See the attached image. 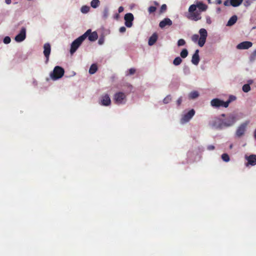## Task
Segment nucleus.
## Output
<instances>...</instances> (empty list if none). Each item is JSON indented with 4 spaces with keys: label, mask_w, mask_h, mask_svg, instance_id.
Returning a JSON list of instances; mask_svg holds the SVG:
<instances>
[{
    "label": "nucleus",
    "mask_w": 256,
    "mask_h": 256,
    "mask_svg": "<svg viewBox=\"0 0 256 256\" xmlns=\"http://www.w3.org/2000/svg\"><path fill=\"white\" fill-rule=\"evenodd\" d=\"M182 58L178 56L174 59L173 64L175 66H178L182 63Z\"/></svg>",
    "instance_id": "bb28decb"
},
{
    "label": "nucleus",
    "mask_w": 256,
    "mask_h": 256,
    "mask_svg": "<svg viewBox=\"0 0 256 256\" xmlns=\"http://www.w3.org/2000/svg\"><path fill=\"white\" fill-rule=\"evenodd\" d=\"M125 20L124 24L128 28H130L132 26V22L134 19L133 14L132 13H128L124 16Z\"/></svg>",
    "instance_id": "9d476101"
},
{
    "label": "nucleus",
    "mask_w": 256,
    "mask_h": 256,
    "mask_svg": "<svg viewBox=\"0 0 256 256\" xmlns=\"http://www.w3.org/2000/svg\"><path fill=\"white\" fill-rule=\"evenodd\" d=\"M124 8L122 6H120L118 9V11L119 13L122 12L124 11Z\"/></svg>",
    "instance_id": "a18cd8bd"
},
{
    "label": "nucleus",
    "mask_w": 256,
    "mask_h": 256,
    "mask_svg": "<svg viewBox=\"0 0 256 256\" xmlns=\"http://www.w3.org/2000/svg\"><path fill=\"white\" fill-rule=\"evenodd\" d=\"M11 41V39L10 38V37L7 36H6L4 38V42L6 44H8L9 43H10Z\"/></svg>",
    "instance_id": "e433bc0d"
},
{
    "label": "nucleus",
    "mask_w": 256,
    "mask_h": 256,
    "mask_svg": "<svg viewBox=\"0 0 256 256\" xmlns=\"http://www.w3.org/2000/svg\"><path fill=\"white\" fill-rule=\"evenodd\" d=\"M242 90L245 92H248L250 90V86L248 84H245L242 86Z\"/></svg>",
    "instance_id": "c85d7f7f"
},
{
    "label": "nucleus",
    "mask_w": 256,
    "mask_h": 256,
    "mask_svg": "<svg viewBox=\"0 0 256 256\" xmlns=\"http://www.w3.org/2000/svg\"><path fill=\"white\" fill-rule=\"evenodd\" d=\"M98 44H103V40H101V39H100L98 40Z\"/></svg>",
    "instance_id": "09e8293b"
},
{
    "label": "nucleus",
    "mask_w": 256,
    "mask_h": 256,
    "mask_svg": "<svg viewBox=\"0 0 256 256\" xmlns=\"http://www.w3.org/2000/svg\"><path fill=\"white\" fill-rule=\"evenodd\" d=\"M252 55L256 56V50L253 52Z\"/></svg>",
    "instance_id": "3c124183"
},
{
    "label": "nucleus",
    "mask_w": 256,
    "mask_h": 256,
    "mask_svg": "<svg viewBox=\"0 0 256 256\" xmlns=\"http://www.w3.org/2000/svg\"><path fill=\"white\" fill-rule=\"evenodd\" d=\"M119 18V14H116L114 16V18L116 19H118Z\"/></svg>",
    "instance_id": "8fccbe9b"
},
{
    "label": "nucleus",
    "mask_w": 256,
    "mask_h": 256,
    "mask_svg": "<svg viewBox=\"0 0 256 256\" xmlns=\"http://www.w3.org/2000/svg\"><path fill=\"white\" fill-rule=\"evenodd\" d=\"M172 24V21L169 18H164L159 24V26L163 28L166 26H170Z\"/></svg>",
    "instance_id": "6ab92c4d"
},
{
    "label": "nucleus",
    "mask_w": 256,
    "mask_h": 256,
    "mask_svg": "<svg viewBox=\"0 0 256 256\" xmlns=\"http://www.w3.org/2000/svg\"><path fill=\"white\" fill-rule=\"evenodd\" d=\"M206 23L209 24L212 23L211 18L209 16H206Z\"/></svg>",
    "instance_id": "79ce46f5"
},
{
    "label": "nucleus",
    "mask_w": 256,
    "mask_h": 256,
    "mask_svg": "<svg viewBox=\"0 0 256 256\" xmlns=\"http://www.w3.org/2000/svg\"><path fill=\"white\" fill-rule=\"evenodd\" d=\"M252 45V43L250 42L246 41L240 42L236 46V48L239 50L248 49Z\"/></svg>",
    "instance_id": "2eb2a0df"
},
{
    "label": "nucleus",
    "mask_w": 256,
    "mask_h": 256,
    "mask_svg": "<svg viewBox=\"0 0 256 256\" xmlns=\"http://www.w3.org/2000/svg\"><path fill=\"white\" fill-rule=\"evenodd\" d=\"M154 4L155 5H156V6H158L159 5L158 3V2H154Z\"/></svg>",
    "instance_id": "603ef678"
},
{
    "label": "nucleus",
    "mask_w": 256,
    "mask_h": 256,
    "mask_svg": "<svg viewBox=\"0 0 256 256\" xmlns=\"http://www.w3.org/2000/svg\"><path fill=\"white\" fill-rule=\"evenodd\" d=\"M214 146L212 145H210L208 146V150H214Z\"/></svg>",
    "instance_id": "c03bdc74"
},
{
    "label": "nucleus",
    "mask_w": 256,
    "mask_h": 256,
    "mask_svg": "<svg viewBox=\"0 0 256 256\" xmlns=\"http://www.w3.org/2000/svg\"><path fill=\"white\" fill-rule=\"evenodd\" d=\"M244 0H230L231 6L234 7H236L242 4Z\"/></svg>",
    "instance_id": "4be33fe9"
},
{
    "label": "nucleus",
    "mask_w": 256,
    "mask_h": 256,
    "mask_svg": "<svg viewBox=\"0 0 256 256\" xmlns=\"http://www.w3.org/2000/svg\"><path fill=\"white\" fill-rule=\"evenodd\" d=\"M224 4L225 6H231V4L230 3V0H226L224 2Z\"/></svg>",
    "instance_id": "ea45409f"
},
{
    "label": "nucleus",
    "mask_w": 256,
    "mask_h": 256,
    "mask_svg": "<svg viewBox=\"0 0 256 256\" xmlns=\"http://www.w3.org/2000/svg\"><path fill=\"white\" fill-rule=\"evenodd\" d=\"M26 38V28L24 27L20 30V33L15 37V40L17 42H22Z\"/></svg>",
    "instance_id": "9b49d317"
},
{
    "label": "nucleus",
    "mask_w": 256,
    "mask_h": 256,
    "mask_svg": "<svg viewBox=\"0 0 256 256\" xmlns=\"http://www.w3.org/2000/svg\"><path fill=\"white\" fill-rule=\"evenodd\" d=\"M249 123L250 121L246 120L241 124L236 129V136L238 138H240L244 134L246 131V127Z\"/></svg>",
    "instance_id": "423d86ee"
},
{
    "label": "nucleus",
    "mask_w": 256,
    "mask_h": 256,
    "mask_svg": "<svg viewBox=\"0 0 256 256\" xmlns=\"http://www.w3.org/2000/svg\"><path fill=\"white\" fill-rule=\"evenodd\" d=\"M180 56L182 58H186L188 55V51L186 48L183 49L180 53Z\"/></svg>",
    "instance_id": "cd10ccee"
},
{
    "label": "nucleus",
    "mask_w": 256,
    "mask_h": 256,
    "mask_svg": "<svg viewBox=\"0 0 256 256\" xmlns=\"http://www.w3.org/2000/svg\"><path fill=\"white\" fill-rule=\"evenodd\" d=\"M158 36L156 33H154L152 36L149 38L148 44L149 46H152L154 45L157 41Z\"/></svg>",
    "instance_id": "aec40b11"
},
{
    "label": "nucleus",
    "mask_w": 256,
    "mask_h": 256,
    "mask_svg": "<svg viewBox=\"0 0 256 256\" xmlns=\"http://www.w3.org/2000/svg\"><path fill=\"white\" fill-rule=\"evenodd\" d=\"M210 104L213 107L219 108L220 106H223L224 108L225 102L218 98H214L211 100Z\"/></svg>",
    "instance_id": "f8f14e48"
},
{
    "label": "nucleus",
    "mask_w": 256,
    "mask_h": 256,
    "mask_svg": "<svg viewBox=\"0 0 256 256\" xmlns=\"http://www.w3.org/2000/svg\"><path fill=\"white\" fill-rule=\"evenodd\" d=\"M238 18L236 15H234L232 16L230 20H228L226 26H232L234 25L237 21Z\"/></svg>",
    "instance_id": "412c9836"
},
{
    "label": "nucleus",
    "mask_w": 256,
    "mask_h": 256,
    "mask_svg": "<svg viewBox=\"0 0 256 256\" xmlns=\"http://www.w3.org/2000/svg\"><path fill=\"white\" fill-rule=\"evenodd\" d=\"M246 158L248 160V163L246 164V166L248 164L251 166L256 165V155L251 154L248 156H246Z\"/></svg>",
    "instance_id": "a211bd4d"
},
{
    "label": "nucleus",
    "mask_w": 256,
    "mask_h": 256,
    "mask_svg": "<svg viewBox=\"0 0 256 256\" xmlns=\"http://www.w3.org/2000/svg\"><path fill=\"white\" fill-rule=\"evenodd\" d=\"M207 0L208 2V4H210L211 3V0Z\"/></svg>",
    "instance_id": "6e6d98bb"
},
{
    "label": "nucleus",
    "mask_w": 256,
    "mask_h": 256,
    "mask_svg": "<svg viewBox=\"0 0 256 256\" xmlns=\"http://www.w3.org/2000/svg\"><path fill=\"white\" fill-rule=\"evenodd\" d=\"M100 4V2L98 0H92L90 2V6L93 8H96Z\"/></svg>",
    "instance_id": "a878e982"
},
{
    "label": "nucleus",
    "mask_w": 256,
    "mask_h": 256,
    "mask_svg": "<svg viewBox=\"0 0 256 256\" xmlns=\"http://www.w3.org/2000/svg\"><path fill=\"white\" fill-rule=\"evenodd\" d=\"M198 53H199V50H196L195 51L194 54L192 55V62L194 64L196 65V66H197L200 60V58Z\"/></svg>",
    "instance_id": "f3484780"
},
{
    "label": "nucleus",
    "mask_w": 256,
    "mask_h": 256,
    "mask_svg": "<svg viewBox=\"0 0 256 256\" xmlns=\"http://www.w3.org/2000/svg\"><path fill=\"white\" fill-rule=\"evenodd\" d=\"M85 33H87L86 38L88 37V40L91 42L96 40L98 38V35L96 32H92L91 30L89 29Z\"/></svg>",
    "instance_id": "ddd939ff"
},
{
    "label": "nucleus",
    "mask_w": 256,
    "mask_h": 256,
    "mask_svg": "<svg viewBox=\"0 0 256 256\" xmlns=\"http://www.w3.org/2000/svg\"><path fill=\"white\" fill-rule=\"evenodd\" d=\"M222 158L225 162H228L230 160L229 156L227 154H223L222 155Z\"/></svg>",
    "instance_id": "c756f323"
},
{
    "label": "nucleus",
    "mask_w": 256,
    "mask_h": 256,
    "mask_svg": "<svg viewBox=\"0 0 256 256\" xmlns=\"http://www.w3.org/2000/svg\"><path fill=\"white\" fill-rule=\"evenodd\" d=\"M166 9H167L166 5V4H163L160 7V14L164 13V12H165L166 11Z\"/></svg>",
    "instance_id": "473e14b6"
},
{
    "label": "nucleus",
    "mask_w": 256,
    "mask_h": 256,
    "mask_svg": "<svg viewBox=\"0 0 256 256\" xmlns=\"http://www.w3.org/2000/svg\"><path fill=\"white\" fill-rule=\"evenodd\" d=\"M5 2H6V3L8 4H9L11 3V0H6Z\"/></svg>",
    "instance_id": "de8ad7c7"
},
{
    "label": "nucleus",
    "mask_w": 256,
    "mask_h": 256,
    "mask_svg": "<svg viewBox=\"0 0 256 256\" xmlns=\"http://www.w3.org/2000/svg\"><path fill=\"white\" fill-rule=\"evenodd\" d=\"M87 33H84L82 36L76 39L71 44L70 53L73 54L80 46L82 42L86 38Z\"/></svg>",
    "instance_id": "7ed1b4c3"
},
{
    "label": "nucleus",
    "mask_w": 256,
    "mask_h": 256,
    "mask_svg": "<svg viewBox=\"0 0 256 256\" xmlns=\"http://www.w3.org/2000/svg\"><path fill=\"white\" fill-rule=\"evenodd\" d=\"M236 121V116L234 114H229L224 120L221 118L216 119L213 122L212 126L217 129L222 130L232 126Z\"/></svg>",
    "instance_id": "f257e3e1"
},
{
    "label": "nucleus",
    "mask_w": 256,
    "mask_h": 256,
    "mask_svg": "<svg viewBox=\"0 0 256 256\" xmlns=\"http://www.w3.org/2000/svg\"><path fill=\"white\" fill-rule=\"evenodd\" d=\"M89 7L87 6H83L81 8V11L83 13H86L89 11Z\"/></svg>",
    "instance_id": "f704fd0d"
},
{
    "label": "nucleus",
    "mask_w": 256,
    "mask_h": 256,
    "mask_svg": "<svg viewBox=\"0 0 256 256\" xmlns=\"http://www.w3.org/2000/svg\"><path fill=\"white\" fill-rule=\"evenodd\" d=\"M195 114V111L194 109H192L186 114H184L180 120L182 124H184L190 120Z\"/></svg>",
    "instance_id": "1a4fd4ad"
},
{
    "label": "nucleus",
    "mask_w": 256,
    "mask_h": 256,
    "mask_svg": "<svg viewBox=\"0 0 256 256\" xmlns=\"http://www.w3.org/2000/svg\"><path fill=\"white\" fill-rule=\"evenodd\" d=\"M186 44V42L184 39H180L178 42V46H183Z\"/></svg>",
    "instance_id": "72a5a7b5"
},
{
    "label": "nucleus",
    "mask_w": 256,
    "mask_h": 256,
    "mask_svg": "<svg viewBox=\"0 0 256 256\" xmlns=\"http://www.w3.org/2000/svg\"><path fill=\"white\" fill-rule=\"evenodd\" d=\"M236 97L234 96H229V98H228V100L226 101V102H225V106H224V108H228L230 103L234 100H236Z\"/></svg>",
    "instance_id": "b1692460"
},
{
    "label": "nucleus",
    "mask_w": 256,
    "mask_h": 256,
    "mask_svg": "<svg viewBox=\"0 0 256 256\" xmlns=\"http://www.w3.org/2000/svg\"><path fill=\"white\" fill-rule=\"evenodd\" d=\"M216 4H221L222 3V0H216Z\"/></svg>",
    "instance_id": "49530a36"
},
{
    "label": "nucleus",
    "mask_w": 256,
    "mask_h": 256,
    "mask_svg": "<svg viewBox=\"0 0 256 256\" xmlns=\"http://www.w3.org/2000/svg\"><path fill=\"white\" fill-rule=\"evenodd\" d=\"M221 10L220 8H217V12H220Z\"/></svg>",
    "instance_id": "864d4df0"
},
{
    "label": "nucleus",
    "mask_w": 256,
    "mask_h": 256,
    "mask_svg": "<svg viewBox=\"0 0 256 256\" xmlns=\"http://www.w3.org/2000/svg\"><path fill=\"white\" fill-rule=\"evenodd\" d=\"M64 70L60 66L54 67L52 73L50 74V77L53 80H56L61 78L64 74Z\"/></svg>",
    "instance_id": "20e7f679"
},
{
    "label": "nucleus",
    "mask_w": 256,
    "mask_h": 256,
    "mask_svg": "<svg viewBox=\"0 0 256 256\" xmlns=\"http://www.w3.org/2000/svg\"><path fill=\"white\" fill-rule=\"evenodd\" d=\"M189 14L188 16V18L194 20L198 21L202 19L201 13L202 12L196 9H195L193 11H191L188 8Z\"/></svg>",
    "instance_id": "0eeeda50"
},
{
    "label": "nucleus",
    "mask_w": 256,
    "mask_h": 256,
    "mask_svg": "<svg viewBox=\"0 0 256 256\" xmlns=\"http://www.w3.org/2000/svg\"><path fill=\"white\" fill-rule=\"evenodd\" d=\"M44 54L46 58V62L47 63L48 61L49 56L50 54L51 48L50 45L48 43H46L44 46Z\"/></svg>",
    "instance_id": "4468645a"
},
{
    "label": "nucleus",
    "mask_w": 256,
    "mask_h": 256,
    "mask_svg": "<svg viewBox=\"0 0 256 256\" xmlns=\"http://www.w3.org/2000/svg\"><path fill=\"white\" fill-rule=\"evenodd\" d=\"M126 95L122 92H118L114 94V100L117 104H122L126 103Z\"/></svg>",
    "instance_id": "39448f33"
},
{
    "label": "nucleus",
    "mask_w": 256,
    "mask_h": 256,
    "mask_svg": "<svg viewBox=\"0 0 256 256\" xmlns=\"http://www.w3.org/2000/svg\"><path fill=\"white\" fill-rule=\"evenodd\" d=\"M182 102V98L180 97L178 98V100L176 101V104H177L178 106H180Z\"/></svg>",
    "instance_id": "a19ab883"
},
{
    "label": "nucleus",
    "mask_w": 256,
    "mask_h": 256,
    "mask_svg": "<svg viewBox=\"0 0 256 256\" xmlns=\"http://www.w3.org/2000/svg\"><path fill=\"white\" fill-rule=\"evenodd\" d=\"M199 96V94L197 91L192 92L188 96L190 99H194L198 98Z\"/></svg>",
    "instance_id": "393cba45"
},
{
    "label": "nucleus",
    "mask_w": 256,
    "mask_h": 256,
    "mask_svg": "<svg viewBox=\"0 0 256 256\" xmlns=\"http://www.w3.org/2000/svg\"><path fill=\"white\" fill-rule=\"evenodd\" d=\"M111 104L110 98L108 94L102 96L100 104L104 106H110Z\"/></svg>",
    "instance_id": "dca6fc26"
},
{
    "label": "nucleus",
    "mask_w": 256,
    "mask_h": 256,
    "mask_svg": "<svg viewBox=\"0 0 256 256\" xmlns=\"http://www.w3.org/2000/svg\"><path fill=\"white\" fill-rule=\"evenodd\" d=\"M109 10L108 8H105L103 11L102 16L104 19H106L108 16Z\"/></svg>",
    "instance_id": "7c9ffc66"
},
{
    "label": "nucleus",
    "mask_w": 256,
    "mask_h": 256,
    "mask_svg": "<svg viewBox=\"0 0 256 256\" xmlns=\"http://www.w3.org/2000/svg\"><path fill=\"white\" fill-rule=\"evenodd\" d=\"M156 10V7H155L154 6H150L148 8V11L150 14H151V13L154 12Z\"/></svg>",
    "instance_id": "c9c22d12"
},
{
    "label": "nucleus",
    "mask_w": 256,
    "mask_h": 256,
    "mask_svg": "<svg viewBox=\"0 0 256 256\" xmlns=\"http://www.w3.org/2000/svg\"><path fill=\"white\" fill-rule=\"evenodd\" d=\"M119 31L122 33L126 31V28L124 26H122L120 28Z\"/></svg>",
    "instance_id": "37998d69"
},
{
    "label": "nucleus",
    "mask_w": 256,
    "mask_h": 256,
    "mask_svg": "<svg viewBox=\"0 0 256 256\" xmlns=\"http://www.w3.org/2000/svg\"><path fill=\"white\" fill-rule=\"evenodd\" d=\"M232 148V144H230V148Z\"/></svg>",
    "instance_id": "4d7b16f0"
},
{
    "label": "nucleus",
    "mask_w": 256,
    "mask_h": 256,
    "mask_svg": "<svg viewBox=\"0 0 256 256\" xmlns=\"http://www.w3.org/2000/svg\"><path fill=\"white\" fill-rule=\"evenodd\" d=\"M136 72V70L134 68H131L128 70L127 75H132Z\"/></svg>",
    "instance_id": "58836bf2"
},
{
    "label": "nucleus",
    "mask_w": 256,
    "mask_h": 256,
    "mask_svg": "<svg viewBox=\"0 0 256 256\" xmlns=\"http://www.w3.org/2000/svg\"><path fill=\"white\" fill-rule=\"evenodd\" d=\"M172 100V96L170 95H168L164 100L163 102L165 104H168Z\"/></svg>",
    "instance_id": "2f4dec72"
},
{
    "label": "nucleus",
    "mask_w": 256,
    "mask_h": 256,
    "mask_svg": "<svg viewBox=\"0 0 256 256\" xmlns=\"http://www.w3.org/2000/svg\"><path fill=\"white\" fill-rule=\"evenodd\" d=\"M196 8L198 9V10L202 12L206 11L208 9V6L202 2H196V4H192L190 6V10L191 11L194 10L195 9H196Z\"/></svg>",
    "instance_id": "6e6552de"
},
{
    "label": "nucleus",
    "mask_w": 256,
    "mask_h": 256,
    "mask_svg": "<svg viewBox=\"0 0 256 256\" xmlns=\"http://www.w3.org/2000/svg\"><path fill=\"white\" fill-rule=\"evenodd\" d=\"M221 116L224 117V116H226V114H221Z\"/></svg>",
    "instance_id": "5fc2aeb1"
},
{
    "label": "nucleus",
    "mask_w": 256,
    "mask_h": 256,
    "mask_svg": "<svg viewBox=\"0 0 256 256\" xmlns=\"http://www.w3.org/2000/svg\"><path fill=\"white\" fill-rule=\"evenodd\" d=\"M252 2L250 0H246L244 2V5L246 7H248L251 4Z\"/></svg>",
    "instance_id": "4c0bfd02"
},
{
    "label": "nucleus",
    "mask_w": 256,
    "mask_h": 256,
    "mask_svg": "<svg viewBox=\"0 0 256 256\" xmlns=\"http://www.w3.org/2000/svg\"><path fill=\"white\" fill-rule=\"evenodd\" d=\"M98 70V66L96 64H92L91 65L90 70L89 73L90 74H94Z\"/></svg>",
    "instance_id": "5701e85b"
},
{
    "label": "nucleus",
    "mask_w": 256,
    "mask_h": 256,
    "mask_svg": "<svg viewBox=\"0 0 256 256\" xmlns=\"http://www.w3.org/2000/svg\"><path fill=\"white\" fill-rule=\"evenodd\" d=\"M200 37L197 34H193L192 36V40L195 43H198L200 47H202L206 43V38L208 36V32L206 29L200 28L199 30Z\"/></svg>",
    "instance_id": "f03ea898"
}]
</instances>
